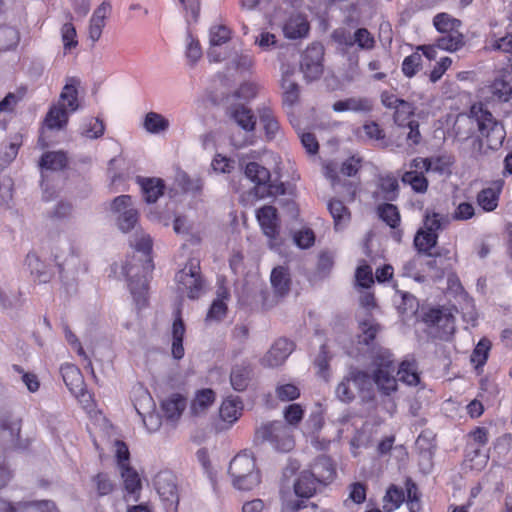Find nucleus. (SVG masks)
<instances>
[{
  "label": "nucleus",
  "mask_w": 512,
  "mask_h": 512,
  "mask_svg": "<svg viewBox=\"0 0 512 512\" xmlns=\"http://www.w3.org/2000/svg\"><path fill=\"white\" fill-rule=\"evenodd\" d=\"M437 233L426 232L420 229L414 238V245L419 253H424L431 256L430 250L435 247L437 243Z\"/></svg>",
  "instance_id": "obj_36"
},
{
  "label": "nucleus",
  "mask_w": 512,
  "mask_h": 512,
  "mask_svg": "<svg viewBox=\"0 0 512 512\" xmlns=\"http://www.w3.org/2000/svg\"><path fill=\"white\" fill-rule=\"evenodd\" d=\"M154 485L167 512H176L179 495L175 475L169 471L159 472L155 477Z\"/></svg>",
  "instance_id": "obj_8"
},
{
  "label": "nucleus",
  "mask_w": 512,
  "mask_h": 512,
  "mask_svg": "<svg viewBox=\"0 0 512 512\" xmlns=\"http://www.w3.org/2000/svg\"><path fill=\"white\" fill-rule=\"evenodd\" d=\"M93 481L100 496L108 495L114 490L115 484L106 473L97 474Z\"/></svg>",
  "instance_id": "obj_61"
},
{
  "label": "nucleus",
  "mask_w": 512,
  "mask_h": 512,
  "mask_svg": "<svg viewBox=\"0 0 512 512\" xmlns=\"http://www.w3.org/2000/svg\"><path fill=\"white\" fill-rule=\"evenodd\" d=\"M121 476L124 481L125 489L129 493H134L138 489H140V479L136 471H134L132 468L124 467L120 469Z\"/></svg>",
  "instance_id": "obj_57"
},
{
  "label": "nucleus",
  "mask_w": 512,
  "mask_h": 512,
  "mask_svg": "<svg viewBox=\"0 0 512 512\" xmlns=\"http://www.w3.org/2000/svg\"><path fill=\"white\" fill-rule=\"evenodd\" d=\"M231 117L246 132H252L256 126V117L248 107L237 105L231 110Z\"/></svg>",
  "instance_id": "obj_29"
},
{
  "label": "nucleus",
  "mask_w": 512,
  "mask_h": 512,
  "mask_svg": "<svg viewBox=\"0 0 512 512\" xmlns=\"http://www.w3.org/2000/svg\"><path fill=\"white\" fill-rule=\"evenodd\" d=\"M39 165L42 169L59 171L67 165V156L63 151H51L42 155Z\"/></svg>",
  "instance_id": "obj_33"
},
{
  "label": "nucleus",
  "mask_w": 512,
  "mask_h": 512,
  "mask_svg": "<svg viewBox=\"0 0 512 512\" xmlns=\"http://www.w3.org/2000/svg\"><path fill=\"white\" fill-rule=\"evenodd\" d=\"M294 74V68H282L281 87L283 89V103L288 106H293L299 98V86L293 79Z\"/></svg>",
  "instance_id": "obj_18"
},
{
  "label": "nucleus",
  "mask_w": 512,
  "mask_h": 512,
  "mask_svg": "<svg viewBox=\"0 0 512 512\" xmlns=\"http://www.w3.org/2000/svg\"><path fill=\"white\" fill-rule=\"evenodd\" d=\"M228 473L233 487L240 491H250L261 482L255 460L247 452L237 454L230 461Z\"/></svg>",
  "instance_id": "obj_3"
},
{
  "label": "nucleus",
  "mask_w": 512,
  "mask_h": 512,
  "mask_svg": "<svg viewBox=\"0 0 512 512\" xmlns=\"http://www.w3.org/2000/svg\"><path fill=\"white\" fill-rule=\"evenodd\" d=\"M328 210L337 229L342 228L349 222L350 212L340 200H331L328 203Z\"/></svg>",
  "instance_id": "obj_35"
},
{
  "label": "nucleus",
  "mask_w": 512,
  "mask_h": 512,
  "mask_svg": "<svg viewBox=\"0 0 512 512\" xmlns=\"http://www.w3.org/2000/svg\"><path fill=\"white\" fill-rule=\"evenodd\" d=\"M0 512H58L50 500L11 503L0 498Z\"/></svg>",
  "instance_id": "obj_14"
},
{
  "label": "nucleus",
  "mask_w": 512,
  "mask_h": 512,
  "mask_svg": "<svg viewBox=\"0 0 512 512\" xmlns=\"http://www.w3.org/2000/svg\"><path fill=\"white\" fill-rule=\"evenodd\" d=\"M186 406V398L178 393L171 394L161 404L165 417L171 422H175L180 418Z\"/></svg>",
  "instance_id": "obj_19"
},
{
  "label": "nucleus",
  "mask_w": 512,
  "mask_h": 512,
  "mask_svg": "<svg viewBox=\"0 0 512 512\" xmlns=\"http://www.w3.org/2000/svg\"><path fill=\"white\" fill-rule=\"evenodd\" d=\"M397 375L401 382L409 386L417 385L420 381L417 366L414 361H403L399 366Z\"/></svg>",
  "instance_id": "obj_37"
},
{
  "label": "nucleus",
  "mask_w": 512,
  "mask_h": 512,
  "mask_svg": "<svg viewBox=\"0 0 512 512\" xmlns=\"http://www.w3.org/2000/svg\"><path fill=\"white\" fill-rule=\"evenodd\" d=\"M309 30L306 18L300 14L290 16L283 27L284 35L290 39L304 37Z\"/></svg>",
  "instance_id": "obj_26"
},
{
  "label": "nucleus",
  "mask_w": 512,
  "mask_h": 512,
  "mask_svg": "<svg viewBox=\"0 0 512 512\" xmlns=\"http://www.w3.org/2000/svg\"><path fill=\"white\" fill-rule=\"evenodd\" d=\"M421 64V55L419 53H412L411 55L404 58L402 63V72L405 76L411 78L417 73Z\"/></svg>",
  "instance_id": "obj_59"
},
{
  "label": "nucleus",
  "mask_w": 512,
  "mask_h": 512,
  "mask_svg": "<svg viewBox=\"0 0 512 512\" xmlns=\"http://www.w3.org/2000/svg\"><path fill=\"white\" fill-rule=\"evenodd\" d=\"M354 46L360 50H372L375 47V39L366 28H358L353 32Z\"/></svg>",
  "instance_id": "obj_50"
},
{
  "label": "nucleus",
  "mask_w": 512,
  "mask_h": 512,
  "mask_svg": "<svg viewBox=\"0 0 512 512\" xmlns=\"http://www.w3.org/2000/svg\"><path fill=\"white\" fill-rule=\"evenodd\" d=\"M134 408L137 411V413L142 417L143 423L150 433H153V432H156L157 430H159V428L161 427L162 421H161V417L158 414L152 413V412L144 414L141 411V408L137 404L134 405Z\"/></svg>",
  "instance_id": "obj_62"
},
{
  "label": "nucleus",
  "mask_w": 512,
  "mask_h": 512,
  "mask_svg": "<svg viewBox=\"0 0 512 512\" xmlns=\"http://www.w3.org/2000/svg\"><path fill=\"white\" fill-rule=\"evenodd\" d=\"M104 130V124L100 119L89 118L83 123L81 133L87 138L96 139L103 135Z\"/></svg>",
  "instance_id": "obj_51"
},
{
  "label": "nucleus",
  "mask_w": 512,
  "mask_h": 512,
  "mask_svg": "<svg viewBox=\"0 0 512 512\" xmlns=\"http://www.w3.org/2000/svg\"><path fill=\"white\" fill-rule=\"evenodd\" d=\"M433 24L436 30L441 34L452 31H459L461 21L451 17L447 13H439L434 17Z\"/></svg>",
  "instance_id": "obj_41"
},
{
  "label": "nucleus",
  "mask_w": 512,
  "mask_h": 512,
  "mask_svg": "<svg viewBox=\"0 0 512 512\" xmlns=\"http://www.w3.org/2000/svg\"><path fill=\"white\" fill-rule=\"evenodd\" d=\"M471 115L459 117L456 121L454 130L457 141L463 143L470 140L471 155L478 157L484 154V143L480 137H472L471 132L477 125L480 136L486 139V145L489 149L496 150L502 146L506 136L505 129L493 115L482 108V106L473 105Z\"/></svg>",
  "instance_id": "obj_1"
},
{
  "label": "nucleus",
  "mask_w": 512,
  "mask_h": 512,
  "mask_svg": "<svg viewBox=\"0 0 512 512\" xmlns=\"http://www.w3.org/2000/svg\"><path fill=\"white\" fill-rule=\"evenodd\" d=\"M131 245L145 256V260L139 259L137 263L127 262L123 266V272L128 278L131 294L140 309L145 307L147 303L148 282L146 276L144 274L139 275V273L140 270L147 272L152 268L151 260L147 258L152 249V239L148 234L136 233Z\"/></svg>",
  "instance_id": "obj_2"
},
{
  "label": "nucleus",
  "mask_w": 512,
  "mask_h": 512,
  "mask_svg": "<svg viewBox=\"0 0 512 512\" xmlns=\"http://www.w3.org/2000/svg\"><path fill=\"white\" fill-rule=\"evenodd\" d=\"M378 215L388 226L395 229L400 223V213L397 207L391 203L380 205L377 209Z\"/></svg>",
  "instance_id": "obj_46"
},
{
  "label": "nucleus",
  "mask_w": 512,
  "mask_h": 512,
  "mask_svg": "<svg viewBox=\"0 0 512 512\" xmlns=\"http://www.w3.org/2000/svg\"><path fill=\"white\" fill-rule=\"evenodd\" d=\"M19 42V33L14 27H0V51L14 48Z\"/></svg>",
  "instance_id": "obj_48"
},
{
  "label": "nucleus",
  "mask_w": 512,
  "mask_h": 512,
  "mask_svg": "<svg viewBox=\"0 0 512 512\" xmlns=\"http://www.w3.org/2000/svg\"><path fill=\"white\" fill-rule=\"evenodd\" d=\"M319 484L321 483L313 476V473L303 470L294 482V492L298 497L310 498L315 494Z\"/></svg>",
  "instance_id": "obj_20"
},
{
  "label": "nucleus",
  "mask_w": 512,
  "mask_h": 512,
  "mask_svg": "<svg viewBox=\"0 0 512 512\" xmlns=\"http://www.w3.org/2000/svg\"><path fill=\"white\" fill-rule=\"evenodd\" d=\"M373 381L378 389L390 395L397 389V379L394 377L395 364L388 350L380 349L373 356Z\"/></svg>",
  "instance_id": "obj_4"
},
{
  "label": "nucleus",
  "mask_w": 512,
  "mask_h": 512,
  "mask_svg": "<svg viewBox=\"0 0 512 512\" xmlns=\"http://www.w3.org/2000/svg\"><path fill=\"white\" fill-rule=\"evenodd\" d=\"M178 289L186 292L190 299L200 297L203 290V281L200 276V266L198 260H190L185 267L176 274Z\"/></svg>",
  "instance_id": "obj_7"
},
{
  "label": "nucleus",
  "mask_w": 512,
  "mask_h": 512,
  "mask_svg": "<svg viewBox=\"0 0 512 512\" xmlns=\"http://www.w3.org/2000/svg\"><path fill=\"white\" fill-rule=\"evenodd\" d=\"M242 411V401L239 397H228L220 407V417L229 423L235 422Z\"/></svg>",
  "instance_id": "obj_31"
},
{
  "label": "nucleus",
  "mask_w": 512,
  "mask_h": 512,
  "mask_svg": "<svg viewBox=\"0 0 512 512\" xmlns=\"http://www.w3.org/2000/svg\"><path fill=\"white\" fill-rule=\"evenodd\" d=\"M435 41L438 49L451 53L460 50L465 45L464 36L460 31L441 33Z\"/></svg>",
  "instance_id": "obj_28"
},
{
  "label": "nucleus",
  "mask_w": 512,
  "mask_h": 512,
  "mask_svg": "<svg viewBox=\"0 0 512 512\" xmlns=\"http://www.w3.org/2000/svg\"><path fill=\"white\" fill-rule=\"evenodd\" d=\"M176 183L183 191L193 194L199 193L203 188V181L200 177H190L183 171L177 173Z\"/></svg>",
  "instance_id": "obj_42"
},
{
  "label": "nucleus",
  "mask_w": 512,
  "mask_h": 512,
  "mask_svg": "<svg viewBox=\"0 0 512 512\" xmlns=\"http://www.w3.org/2000/svg\"><path fill=\"white\" fill-rule=\"evenodd\" d=\"M259 117L264 125L267 138L274 139L280 132V126L273 111L270 108L263 107L259 110Z\"/></svg>",
  "instance_id": "obj_39"
},
{
  "label": "nucleus",
  "mask_w": 512,
  "mask_h": 512,
  "mask_svg": "<svg viewBox=\"0 0 512 512\" xmlns=\"http://www.w3.org/2000/svg\"><path fill=\"white\" fill-rule=\"evenodd\" d=\"M215 400V393L211 389H203L197 392L191 403V412L193 415L203 413Z\"/></svg>",
  "instance_id": "obj_38"
},
{
  "label": "nucleus",
  "mask_w": 512,
  "mask_h": 512,
  "mask_svg": "<svg viewBox=\"0 0 512 512\" xmlns=\"http://www.w3.org/2000/svg\"><path fill=\"white\" fill-rule=\"evenodd\" d=\"M294 243L301 249L311 247L315 242V235L311 229H302L293 236Z\"/></svg>",
  "instance_id": "obj_64"
},
{
  "label": "nucleus",
  "mask_w": 512,
  "mask_h": 512,
  "mask_svg": "<svg viewBox=\"0 0 512 512\" xmlns=\"http://www.w3.org/2000/svg\"><path fill=\"white\" fill-rule=\"evenodd\" d=\"M498 193L492 188L483 189L477 196L479 206L485 211H493L498 205Z\"/></svg>",
  "instance_id": "obj_52"
},
{
  "label": "nucleus",
  "mask_w": 512,
  "mask_h": 512,
  "mask_svg": "<svg viewBox=\"0 0 512 512\" xmlns=\"http://www.w3.org/2000/svg\"><path fill=\"white\" fill-rule=\"evenodd\" d=\"M111 212L115 216L116 225L123 233L133 230L138 224L139 212L134 207L130 195H120L111 203Z\"/></svg>",
  "instance_id": "obj_6"
},
{
  "label": "nucleus",
  "mask_w": 512,
  "mask_h": 512,
  "mask_svg": "<svg viewBox=\"0 0 512 512\" xmlns=\"http://www.w3.org/2000/svg\"><path fill=\"white\" fill-rule=\"evenodd\" d=\"M423 321L437 329L436 337L449 340L455 331L454 316L445 308H430L423 313Z\"/></svg>",
  "instance_id": "obj_9"
},
{
  "label": "nucleus",
  "mask_w": 512,
  "mask_h": 512,
  "mask_svg": "<svg viewBox=\"0 0 512 512\" xmlns=\"http://www.w3.org/2000/svg\"><path fill=\"white\" fill-rule=\"evenodd\" d=\"M230 40V30L224 25L211 27L209 32L210 46H221Z\"/></svg>",
  "instance_id": "obj_56"
},
{
  "label": "nucleus",
  "mask_w": 512,
  "mask_h": 512,
  "mask_svg": "<svg viewBox=\"0 0 512 512\" xmlns=\"http://www.w3.org/2000/svg\"><path fill=\"white\" fill-rule=\"evenodd\" d=\"M80 83V80L76 77H67L60 93L58 102L65 104V108L70 113L76 112L79 109L78 87Z\"/></svg>",
  "instance_id": "obj_17"
},
{
  "label": "nucleus",
  "mask_w": 512,
  "mask_h": 512,
  "mask_svg": "<svg viewBox=\"0 0 512 512\" xmlns=\"http://www.w3.org/2000/svg\"><path fill=\"white\" fill-rule=\"evenodd\" d=\"M379 187L383 197L388 201H393L398 195L399 183L395 176L385 175L379 179Z\"/></svg>",
  "instance_id": "obj_47"
},
{
  "label": "nucleus",
  "mask_w": 512,
  "mask_h": 512,
  "mask_svg": "<svg viewBox=\"0 0 512 512\" xmlns=\"http://www.w3.org/2000/svg\"><path fill=\"white\" fill-rule=\"evenodd\" d=\"M248 155H241L239 165L245 176L255 185H266L270 181V171L257 162L247 161Z\"/></svg>",
  "instance_id": "obj_16"
},
{
  "label": "nucleus",
  "mask_w": 512,
  "mask_h": 512,
  "mask_svg": "<svg viewBox=\"0 0 512 512\" xmlns=\"http://www.w3.org/2000/svg\"><path fill=\"white\" fill-rule=\"evenodd\" d=\"M61 36L63 42V48L65 51H69L76 47L78 41L76 39V29L72 23H65L61 28Z\"/></svg>",
  "instance_id": "obj_60"
},
{
  "label": "nucleus",
  "mask_w": 512,
  "mask_h": 512,
  "mask_svg": "<svg viewBox=\"0 0 512 512\" xmlns=\"http://www.w3.org/2000/svg\"><path fill=\"white\" fill-rule=\"evenodd\" d=\"M322 48L319 45H313L304 52L301 61V70L304 77L309 80H315L322 74Z\"/></svg>",
  "instance_id": "obj_13"
},
{
  "label": "nucleus",
  "mask_w": 512,
  "mask_h": 512,
  "mask_svg": "<svg viewBox=\"0 0 512 512\" xmlns=\"http://www.w3.org/2000/svg\"><path fill=\"white\" fill-rule=\"evenodd\" d=\"M271 284L275 292L283 296L289 290V278L286 270L283 267H276L271 273Z\"/></svg>",
  "instance_id": "obj_45"
},
{
  "label": "nucleus",
  "mask_w": 512,
  "mask_h": 512,
  "mask_svg": "<svg viewBox=\"0 0 512 512\" xmlns=\"http://www.w3.org/2000/svg\"><path fill=\"white\" fill-rule=\"evenodd\" d=\"M359 328L361 331V333L358 335L359 343L369 345L378 332V325L374 323L373 319L367 318L363 321H360Z\"/></svg>",
  "instance_id": "obj_49"
},
{
  "label": "nucleus",
  "mask_w": 512,
  "mask_h": 512,
  "mask_svg": "<svg viewBox=\"0 0 512 512\" xmlns=\"http://www.w3.org/2000/svg\"><path fill=\"white\" fill-rule=\"evenodd\" d=\"M257 435L268 441L274 449L289 452L294 447L291 429L281 421L267 423L257 430Z\"/></svg>",
  "instance_id": "obj_5"
},
{
  "label": "nucleus",
  "mask_w": 512,
  "mask_h": 512,
  "mask_svg": "<svg viewBox=\"0 0 512 512\" xmlns=\"http://www.w3.org/2000/svg\"><path fill=\"white\" fill-rule=\"evenodd\" d=\"M144 199L147 203H154L164 192V182L160 178H139Z\"/></svg>",
  "instance_id": "obj_25"
},
{
  "label": "nucleus",
  "mask_w": 512,
  "mask_h": 512,
  "mask_svg": "<svg viewBox=\"0 0 512 512\" xmlns=\"http://www.w3.org/2000/svg\"><path fill=\"white\" fill-rule=\"evenodd\" d=\"M471 437L473 438L474 442L478 445L473 450L474 456L470 458L471 461L474 460V458H479V461L477 463V468L480 469L482 466H484L487 463L488 456L485 454H481L480 447L485 445L488 441L487 431L484 428H477L475 431L471 433Z\"/></svg>",
  "instance_id": "obj_43"
},
{
  "label": "nucleus",
  "mask_w": 512,
  "mask_h": 512,
  "mask_svg": "<svg viewBox=\"0 0 512 512\" xmlns=\"http://www.w3.org/2000/svg\"><path fill=\"white\" fill-rule=\"evenodd\" d=\"M144 129L151 134H160L166 132L170 127V122L163 115L156 112H148L143 121Z\"/></svg>",
  "instance_id": "obj_30"
},
{
  "label": "nucleus",
  "mask_w": 512,
  "mask_h": 512,
  "mask_svg": "<svg viewBox=\"0 0 512 512\" xmlns=\"http://www.w3.org/2000/svg\"><path fill=\"white\" fill-rule=\"evenodd\" d=\"M185 326L180 316H177L172 325V355L175 359L184 356L183 337Z\"/></svg>",
  "instance_id": "obj_32"
},
{
  "label": "nucleus",
  "mask_w": 512,
  "mask_h": 512,
  "mask_svg": "<svg viewBox=\"0 0 512 512\" xmlns=\"http://www.w3.org/2000/svg\"><path fill=\"white\" fill-rule=\"evenodd\" d=\"M252 368L248 363L236 364L232 367L230 373V383L234 390L244 391L251 380Z\"/></svg>",
  "instance_id": "obj_24"
},
{
  "label": "nucleus",
  "mask_w": 512,
  "mask_h": 512,
  "mask_svg": "<svg viewBox=\"0 0 512 512\" xmlns=\"http://www.w3.org/2000/svg\"><path fill=\"white\" fill-rule=\"evenodd\" d=\"M257 220L265 236L269 239L271 249L276 248L278 240L277 210L273 206H264L257 210Z\"/></svg>",
  "instance_id": "obj_11"
},
{
  "label": "nucleus",
  "mask_w": 512,
  "mask_h": 512,
  "mask_svg": "<svg viewBox=\"0 0 512 512\" xmlns=\"http://www.w3.org/2000/svg\"><path fill=\"white\" fill-rule=\"evenodd\" d=\"M332 108L335 112H369L372 109V104L367 98L351 97L336 101Z\"/></svg>",
  "instance_id": "obj_27"
},
{
  "label": "nucleus",
  "mask_w": 512,
  "mask_h": 512,
  "mask_svg": "<svg viewBox=\"0 0 512 512\" xmlns=\"http://www.w3.org/2000/svg\"><path fill=\"white\" fill-rule=\"evenodd\" d=\"M353 384L349 379L348 373L344 376L342 381L337 385L335 394L336 397L344 403H349L355 398V389L353 388Z\"/></svg>",
  "instance_id": "obj_53"
},
{
  "label": "nucleus",
  "mask_w": 512,
  "mask_h": 512,
  "mask_svg": "<svg viewBox=\"0 0 512 512\" xmlns=\"http://www.w3.org/2000/svg\"><path fill=\"white\" fill-rule=\"evenodd\" d=\"M25 90L21 89L17 92H9L0 101V113H10L14 110L16 105L23 99Z\"/></svg>",
  "instance_id": "obj_58"
},
{
  "label": "nucleus",
  "mask_w": 512,
  "mask_h": 512,
  "mask_svg": "<svg viewBox=\"0 0 512 512\" xmlns=\"http://www.w3.org/2000/svg\"><path fill=\"white\" fill-rule=\"evenodd\" d=\"M69 111L65 108V104L57 102L53 104L45 117V125L51 130H60L64 128L69 119Z\"/></svg>",
  "instance_id": "obj_22"
},
{
  "label": "nucleus",
  "mask_w": 512,
  "mask_h": 512,
  "mask_svg": "<svg viewBox=\"0 0 512 512\" xmlns=\"http://www.w3.org/2000/svg\"><path fill=\"white\" fill-rule=\"evenodd\" d=\"M20 305V298L17 292L6 290L0 287V308L7 310Z\"/></svg>",
  "instance_id": "obj_63"
},
{
  "label": "nucleus",
  "mask_w": 512,
  "mask_h": 512,
  "mask_svg": "<svg viewBox=\"0 0 512 512\" xmlns=\"http://www.w3.org/2000/svg\"><path fill=\"white\" fill-rule=\"evenodd\" d=\"M402 182L409 184L413 191L417 193H425L428 188V180L422 172L407 171L402 176Z\"/></svg>",
  "instance_id": "obj_44"
},
{
  "label": "nucleus",
  "mask_w": 512,
  "mask_h": 512,
  "mask_svg": "<svg viewBox=\"0 0 512 512\" xmlns=\"http://www.w3.org/2000/svg\"><path fill=\"white\" fill-rule=\"evenodd\" d=\"M275 393L280 401H293L300 396V389L292 383H279L275 388Z\"/></svg>",
  "instance_id": "obj_54"
},
{
  "label": "nucleus",
  "mask_w": 512,
  "mask_h": 512,
  "mask_svg": "<svg viewBox=\"0 0 512 512\" xmlns=\"http://www.w3.org/2000/svg\"><path fill=\"white\" fill-rule=\"evenodd\" d=\"M308 471L313 473V476L320 483H327L332 481L335 475L334 465L331 459L327 456H320L316 458Z\"/></svg>",
  "instance_id": "obj_23"
},
{
  "label": "nucleus",
  "mask_w": 512,
  "mask_h": 512,
  "mask_svg": "<svg viewBox=\"0 0 512 512\" xmlns=\"http://www.w3.org/2000/svg\"><path fill=\"white\" fill-rule=\"evenodd\" d=\"M405 501V493L402 489L392 485L383 498V509L386 512H392L400 507Z\"/></svg>",
  "instance_id": "obj_40"
},
{
  "label": "nucleus",
  "mask_w": 512,
  "mask_h": 512,
  "mask_svg": "<svg viewBox=\"0 0 512 512\" xmlns=\"http://www.w3.org/2000/svg\"><path fill=\"white\" fill-rule=\"evenodd\" d=\"M382 104L389 109H394V122L398 126L408 125L409 118L413 116L415 108L412 103L398 98L396 95L387 91L381 94Z\"/></svg>",
  "instance_id": "obj_10"
},
{
  "label": "nucleus",
  "mask_w": 512,
  "mask_h": 512,
  "mask_svg": "<svg viewBox=\"0 0 512 512\" xmlns=\"http://www.w3.org/2000/svg\"><path fill=\"white\" fill-rule=\"evenodd\" d=\"M293 350V342L285 338H279L262 358L261 363L263 366L269 368L278 367L286 361Z\"/></svg>",
  "instance_id": "obj_12"
},
{
  "label": "nucleus",
  "mask_w": 512,
  "mask_h": 512,
  "mask_svg": "<svg viewBox=\"0 0 512 512\" xmlns=\"http://www.w3.org/2000/svg\"><path fill=\"white\" fill-rule=\"evenodd\" d=\"M21 431V419L12 414L0 418V438L10 448H18Z\"/></svg>",
  "instance_id": "obj_15"
},
{
  "label": "nucleus",
  "mask_w": 512,
  "mask_h": 512,
  "mask_svg": "<svg viewBox=\"0 0 512 512\" xmlns=\"http://www.w3.org/2000/svg\"><path fill=\"white\" fill-rule=\"evenodd\" d=\"M448 220L439 213L426 211L424 219V231L437 233L441 230Z\"/></svg>",
  "instance_id": "obj_55"
},
{
  "label": "nucleus",
  "mask_w": 512,
  "mask_h": 512,
  "mask_svg": "<svg viewBox=\"0 0 512 512\" xmlns=\"http://www.w3.org/2000/svg\"><path fill=\"white\" fill-rule=\"evenodd\" d=\"M60 372L70 392L78 396V393L82 392L84 386V380L80 370L73 364L65 363L61 366Z\"/></svg>",
  "instance_id": "obj_21"
},
{
  "label": "nucleus",
  "mask_w": 512,
  "mask_h": 512,
  "mask_svg": "<svg viewBox=\"0 0 512 512\" xmlns=\"http://www.w3.org/2000/svg\"><path fill=\"white\" fill-rule=\"evenodd\" d=\"M349 379L355 389L359 392H370L373 386V377L367 372L357 368H350L348 371Z\"/></svg>",
  "instance_id": "obj_34"
}]
</instances>
